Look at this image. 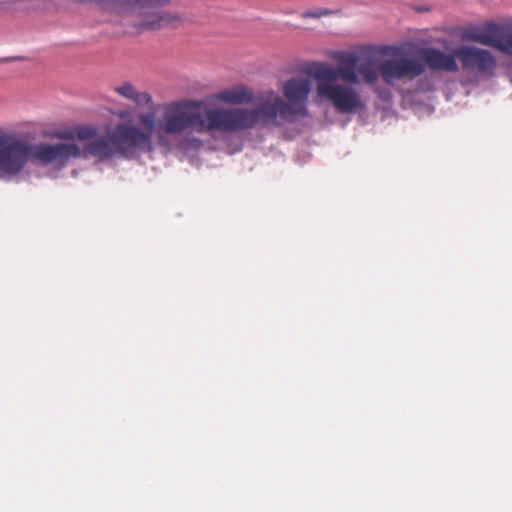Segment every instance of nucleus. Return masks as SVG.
Returning a JSON list of instances; mask_svg holds the SVG:
<instances>
[{
  "label": "nucleus",
  "instance_id": "obj_1",
  "mask_svg": "<svg viewBox=\"0 0 512 512\" xmlns=\"http://www.w3.org/2000/svg\"><path fill=\"white\" fill-rule=\"evenodd\" d=\"M192 125V101L162 103L137 115V124H118L110 137H98L94 126H79L55 133L61 140L78 139L88 142L83 148L74 142L29 144L8 134L10 179L17 176L28 160L62 169L77 158H95L97 162L112 159L117 154L135 148L151 151L153 143L169 146L173 137Z\"/></svg>",
  "mask_w": 512,
  "mask_h": 512
},
{
  "label": "nucleus",
  "instance_id": "obj_2",
  "mask_svg": "<svg viewBox=\"0 0 512 512\" xmlns=\"http://www.w3.org/2000/svg\"><path fill=\"white\" fill-rule=\"evenodd\" d=\"M311 91L307 79H290L283 86L288 103L276 96L273 90L266 92L265 100L255 108H212L205 111L208 131L240 132L262 126H278L282 121H294L306 116V102Z\"/></svg>",
  "mask_w": 512,
  "mask_h": 512
},
{
  "label": "nucleus",
  "instance_id": "obj_3",
  "mask_svg": "<svg viewBox=\"0 0 512 512\" xmlns=\"http://www.w3.org/2000/svg\"><path fill=\"white\" fill-rule=\"evenodd\" d=\"M325 56L336 64H418L411 59L416 56L423 64H496L492 53L486 49L460 46L451 53L435 48H420L415 42L406 41L397 45L365 44L346 50L328 49Z\"/></svg>",
  "mask_w": 512,
  "mask_h": 512
},
{
  "label": "nucleus",
  "instance_id": "obj_4",
  "mask_svg": "<svg viewBox=\"0 0 512 512\" xmlns=\"http://www.w3.org/2000/svg\"><path fill=\"white\" fill-rule=\"evenodd\" d=\"M305 73L316 85L319 98L326 99L343 114L355 113L365 107L361 95L351 86L339 84V79L356 84L359 76L373 84L380 74L379 66H306Z\"/></svg>",
  "mask_w": 512,
  "mask_h": 512
},
{
  "label": "nucleus",
  "instance_id": "obj_5",
  "mask_svg": "<svg viewBox=\"0 0 512 512\" xmlns=\"http://www.w3.org/2000/svg\"><path fill=\"white\" fill-rule=\"evenodd\" d=\"M105 12L123 16L126 21L137 17L126 29L128 34H139L144 30H159L180 20L177 15L159 12L158 9L167 5L169 0H92Z\"/></svg>",
  "mask_w": 512,
  "mask_h": 512
},
{
  "label": "nucleus",
  "instance_id": "obj_6",
  "mask_svg": "<svg viewBox=\"0 0 512 512\" xmlns=\"http://www.w3.org/2000/svg\"><path fill=\"white\" fill-rule=\"evenodd\" d=\"M462 38L512 56V26L510 25L488 22L483 26H470L464 30Z\"/></svg>",
  "mask_w": 512,
  "mask_h": 512
},
{
  "label": "nucleus",
  "instance_id": "obj_7",
  "mask_svg": "<svg viewBox=\"0 0 512 512\" xmlns=\"http://www.w3.org/2000/svg\"><path fill=\"white\" fill-rule=\"evenodd\" d=\"M426 67L429 68L432 78H437L441 70L450 72L458 71V66H379L381 77L390 85H392L395 80L414 79L426 72Z\"/></svg>",
  "mask_w": 512,
  "mask_h": 512
},
{
  "label": "nucleus",
  "instance_id": "obj_8",
  "mask_svg": "<svg viewBox=\"0 0 512 512\" xmlns=\"http://www.w3.org/2000/svg\"><path fill=\"white\" fill-rule=\"evenodd\" d=\"M212 99L228 105H244L254 101V93L248 86L239 84L219 91Z\"/></svg>",
  "mask_w": 512,
  "mask_h": 512
},
{
  "label": "nucleus",
  "instance_id": "obj_9",
  "mask_svg": "<svg viewBox=\"0 0 512 512\" xmlns=\"http://www.w3.org/2000/svg\"><path fill=\"white\" fill-rule=\"evenodd\" d=\"M8 134L0 133V178L10 179L9 156H8Z\"/></svg>",
  "mask_w": 512,
  "mask_h": 512
},
{
  "label": "nucleus",
  "instance_id": "obj_10",
  "mask_svg": "<svg viewBox=\"0 0 512 512\" xmlns=\"http://www.w3.org/2000/svg\"><path fill=\"white\" fill-rule=\"evenodd\" d=\"M133 101L136 102L137 105L139 106H148V105H151L152 102H153V99H152V96L147 93V92H138L136 91V93L134 94V97H132Z\"/></svg>",
  "mask_w": 512,
  "mask_h": 512
},
{
  "label": "nucleus",
  "instance_id": "obj_11",
  "mask_svg": "<svg viewBox=\"0 0 512 512\" xmlns=\"http://www.w3.org/2000/svg\"><path fill=\"white\" fill-rule=\"evenodd\" d=\"M334 14L333 11L329 10V9H325V8H319V9H316V10H313V11H305L302 13V17L303 18H321V17H324V16H330Z\"/></svg>",
  "mask_w": 512,
  "mask_h": 512
},
{
  "label": "nucleus",
  "instance_id": "obj_12",
  "mask_svg": "<svg viewBox=\"0 0 512 512\" xmlns=\"http://www.w3.org/2000/svg\"><path fill=\"white\" fill-rule=\"evenodd\" d=\"M136 91L137 90L129 83H125L124 85L116 88V92L128 99H132Z\"/></svg>",
  "mask_w": 512,
  "mask_h": 512
},
{
  "label": "nucleus",
  "instance_id": "obj_13",
  "mask_svg": "<svg viewBox=\"0 0 512 512\" xmlns=\"http://www.w3.org/2000/svg\"><path fill=\"white\" fill-rule=\"evenodd\" d=\"M463 67L466 69V72L468 74H474L477 76H481V75L487 74L493 66L481 65V66H463Z\"/></svg>",
  "mask_w": 512,
  "mask_h": 512
},
{
  "label": "nucleus",
  "instance_id": "obj_14",
  "mask_svg": "<svg viewBox=\"0 0 512 512\" xmlns=\"http://www.w3.org/2000/svg\"><path fill=\"white\" fill-rule=\"evenodd\" d=\"M117 117L123 121H128L129 117L131 116V113L129 110H120L116 113Z\"/></svg>",
  "mask_w": 512,
  "mask_h": 512
},
{
  "label": "nucleus",
  "instance_id": "obj_15",
  "mask_svg": "<svg viewBox=\"0 0 512 512\" xmlns=\"http://www.w3.org/2000/svg\"><path fill=\"white\" fill-rule=\"evenodd\" d=\"M6 60L9 61V62H12V61H18V62L31 61L30 58L24 57V56H14V57L7 58Z\"/></svg>",
  "mask_w": 512,
  "mask_h": 512
},
{
  "label": "nucleus",
  "instance_id": "obj_16",
  "mask_svg": "<svg viewBox=\"0 0 512 512\" xmlns=\"http://www.w3.org/2000/svg\"><path fill=\"white\" fill-rule=\"evenodd\" d=\"M193 119H194V126H195L199 122V115L195 112H194Z\"/></svg>",
  "mask_w": 512,
  "mask_h": 512
},
{
  "label": "nucleus",
  "instance_id": "obj_17",
  "mask_svg": "<svg viewBox=\"0 0 512 512\" xmlns=\"http://www.w3.org/2000/svg\"><path fill=\"white\" fill-rule=\"evenodd\" d=\"M508 70H507V73L509 75H512V66H507Z\"/></svg>",
  "mask_w": 512,
  "mask_h": 512
},
{
  "label": "nucleus",
  "instance_id": "obj_18",
  "mask_svg": "<svg viewBox=\"0 0 512 512\" xmlns=\"http://www.w3.org/2000/svg\"><path fill=\"white\" fill-rule=\"evenodd\" d=\"M193 106H194V109H195V108H197V107H199V106H200V103H198V102L194 101Z\"/></svg>",
  "mask_w": 512,
  "mask_h": 512
},
{
  "label": "nucleus",
  "instance_id": "obj_19",
  "mask_svg": "<svg viewBox=\"0 0 512 512\" xmlns=\"http://www.w3.org/2000/svg\"><path fill=\"white\" fill-rule=\"evenodd\" d=\"M310 64L316 65V64H321V63L320 62H311Z\"/></svg>",
  "mask_w": 512,
  "mask_h": 512
}]
</instances>
